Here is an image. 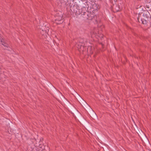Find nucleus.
I'll return each mask as SVG.
<instances>
[{
  "label": "nucleus",
  "instance_id": "nucleus-1",
  "mask_svg": "<svg viewBox=\"0 0 151 151\" xmlns=\"http://www.w3.org/2000/svg\"><path fill=\"white\" fill-rule=\"evenodd\" d=\"M56 19H55V23L57 24H61L63 22L62 14H60L58 17V15L56 17Z\"/></svg>",
  "mask_w": 151,
  "mask_h": 151
},
{
  "label": "nucleus",
  "instance_id": "nucleus-2",
  "mask_svg": "<svg viewBox=\"0 0 151 151\" xmlns=\"http://www.w3.org/2000/svg\"><path fill=\"white\" fill-rule=\"evenodd\" d=\"M34 146L33 145H29L28 146L27 148V151H33L35 147H34Z\"/></svg>",
  "mask_w": 151,
  "mask_h": 151
},
{
  "label": "nucleus",
  "instance_id": "nucleus-3",
  "mask_svg": "<svg viewBox=\"0 0 151 151\" xmlns=\"http://www.w3.org/2000/svg\"><path fill=\"white\" fill-rule=\"evenodd\" d=\"M1 42L2 45H3L5 47H8V45L6 43V42L5 40L2 39L1 40Z\"/></svg>",
  "mask_w": 151,
  "mask_h": 151
},
{
  "label": "nucleus",
  "instance_id": "nucleus-4",
  "mask_svg": "<svg viewBox=\"0 0 151 151\" xmlns=\"http://www.w3.org/2000/svg\"><path fill=\"white\" fill-rule=\"evenodd\" d=\"M1 42L2 45H3L5 47H8V45L6 43V42L5 40L2 39L1 40Z\"/></svg>",
  "mask_w": 151,
  "mask_h": 151
},
{
  "label": "nucleus",
  "instance_id": "nucleus-5",
  "mask_svg": "<svg viewBox=\"0 0 151 151\" xmlns=\"http://www.w3.org/2000/svg\"><path fill=\"white\" fill-rule=\"evenodd\" d=\"M37 149H38V148L37 147H35V149H34V150L33 151H39L38 150H37Z\"/></svg>",
  "mask_w": 151,
  "mask_h": 151
},
{
  "label": "nucleus",
  "instance_id": "nucleus-6",
  "mask_svg": "<svg viewBox=\"0 0 151 151\" xmlns=\"http://www.w3.org/2000/svg\"><path fill=\"white\" fill-rule=\"evenodd\" d=\"M91 46L88 47L87 49V51H88L89 50H90L91 48Z\"/></svg>",
  "mask_w": 151,
  "mask_h": 151
},
{
  "label": "nucleus",
  "instance_id": "nucleus-7",
  "mask_svg": "<svg viewBox=\"0 0 151 151\" xmlns=\"http://www.w3.org/2000/svg\"><path fill=\"white\" fill-rule=\"evenodd\" d=\"M77 47L78 48V49L80 48V47ZM81 47L80 48H81Z\"/></svg>",
  "mask_w": 151,
  "mask_h": 151
},
{
  "label": "nucleus",
  "instance_id": "nucleus-8",
  "mask_svg": "<svg viewBox=\"0 0 151 151\" xmlns=\"http://www.w3.org/2000/svg\"><path fill=\"white\" fill-rule=\"evenodd\" d=\"M100 29H101V28L100 27L99 28V30H100Z\"/></svg>",
  "mask_w": 151,
  "mask_h": 151
},
{
  "label": "nucleus",
  "instance_id": "nucleus-9",
  "mask_svg": "<svg viewBox=\"0 0 151 151\" xmlns=\"http://www.w3.org/2000/svg\"><path fill=\"white\" fill-rule=\"evenodd\" d=\"M142 23L143 24H144V22L143 21L142 22Z\"/></svg>",
  "mask_w": 151,
  "mask_h": 151
},
{
  "label": "nucleus",
  "instance_id": "nucleus-10",
  "mask_svg": "<svg viewBox=\"0 0 151 151\" xmlns=\"http://www.w3.org/2000/svg\"><path fill=\"white\" fill-rule=\"evenodd\" d=\"M142 23L143 24H144V22L143 21L142 22Z\"/></svg>",
  "mask_w": 151,
  "mask_h": 151
},
{
  "label": "nucleus",
  "instance_id": "nucleus-11",
  "mask_svg": "<svg viewBox=\"0 0 151 151\" xmlns=\"http://www.w3.org/2000/svg\"><path fill=\"white\" fill-rule=\"evenodd\" d=\"M93 52H91V53H93Z\"/></svg>",
  "mask_w": 151,
  "mask_h": 151
},
{
  "label": "nucleus",
  "instance_id": "nucleus-12",
  "mask_svg": "<svg viewBox=\"0 0 151 151\" xmlns=\"http://www.w3.org/2000/svg\"><path fill=\"white\" fill-rule=\"evenodd\" d=\"M101 27H104V26H101Z\"/></svg>",
  "mask_w": 151,
  "mask_h": 151
},
{
  "label": "nucleus",
  "instance_id": "nucleus-13",
  "mask_svg": "<svg viewBox=\"0 0 151 151\" xmlns=\"http://www.w3.org/2000/svg\"><path fill=\"white\" fill-rule=\"evenodd\" d=\"M12 50L11 51V52H12Z\"/></svg>",
  "mask_w": 151,
  "mask_h": 151
},
{
  "label": "nucleus",
  "instance_id": "nucleus-14",
  "mask_svg": "<svg viewBox=\"0 0 151 151\" xmlns=\"http://www.w3.org/2000/svg\"><path fill=\"white\" fill-rule=\"evenodd\" d=\"M12 50L11 51V52H12Z\"/></svg>",
  "mask_w": 151,
  "mask_h": 151
},
{
  "label": "nucleus",
  "instance_id": "nucleus-15",
  "mask_svg": "<svg viewBox=\"0 0 151 151\" xmlns=\"http://www.w3.org/2000/svg\"><path fill=\"white\" fill-rule=\"evenodd\" d=\"M119 10H117L116 11V12H117V11H119Z\"/></svg>",
  "mask_w": 151,
  "mask_h": 151
},
{
  "label": "nucleus",
  "instance_id": "nucleus-16",
  "mask_svg": "<svg viewBox=\"0 0 151 151\" xmlns=\"http://www.w3.org/2000/svg\"><path fill=\"white\" fill-rule=\"evenodd\" d=\"M151 19V17H150Z\"/></svg>",
  "mask_w": 151,
  "mask_h": 151
}]
</instances>
